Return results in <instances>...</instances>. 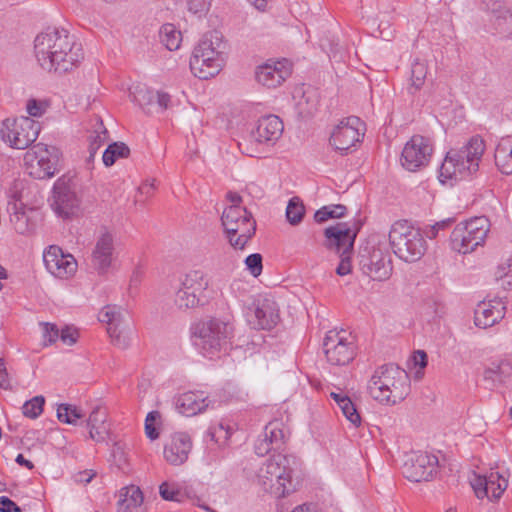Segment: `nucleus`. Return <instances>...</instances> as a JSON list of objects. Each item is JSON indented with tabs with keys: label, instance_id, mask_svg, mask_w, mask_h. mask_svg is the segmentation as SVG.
Here are the masks:
<instances>
[{
	"label": "nucleus",
	"instance_id": "nucleus-61",
	"mask_svg": "<svg viewBox=\"0 0 512 512\" xmlns=\"http://www.w3.org/2000/svg\"><path fill=\"white\" fill-rule=\"evenodd\" d=\"M413 362L415 366H419L421 369L427 366V354L423 350H417L413 354Z\"/></svg>",
	"mask_w": 512,
	"mask_h": 512
},
{
	"label": "nucleus",
	"instance_id": "nucleus-26",
	"mask_svg": "<svg viewBox=\"0 0 512 512\" xmlns=\"http://www.w3.org/2000/svg\"><path fill=\"white\" fill-rule=\"evenodd\" d=\"M284 125L276 115H267L257 121L252 137L258 143L275 144L283 133Z\"/></svg>",
	"mask_w": 512,
	"mask_h": 512
},
{
	"label": "nucleus",
	"instance_id": "nucleus-34",
	"mask_svg": "<svg viewBox=\"0 0 512 512\" xmlns=\"http://www.w3.org/2000/svg\"><path fill=\"white\" fill-rule=\"evenodd\" d=\"M494 157L501 173L512 174V143L509 140H503L497 145Z\"/></svg>",
	"mask_w": 512,
	"mask_h": 512
},
{
	"label": "nucleus",
	"instance_id": "nucleus-5",
	"mask_svg": "<svg viewBox=\"0 0 512 512\" xmlns=\"http://www.w3.org/2000/svg\"><path fill=\"white\" fill-rule=\"evenodd\" d=\"M234 327L230 321L218 318L200 320L190 327L193 345L208 358L226 350L233 336Z\"/></svg>",
	"mask_w": 512,
	"mask_h": 512
},
{
	"label": "nucleus",
	"instance_id": "nucleus-43",
	"mask_svg": "<svg viewBox=\"0 0 512 512\" xmlns=\"http://www.w3.org/2000/svg\"><path fill=\"white\" fill-rule=\"evenodd\" d=\"M305 215V207L298 197L289 200L286 208V218L291 225H298Z\"/></svg>",
	"mask_w": 512,
	"mask_h": 512
},
{
	"label": "nucleus",
	"instance_id": "nucleus-37",
	"mask_svg": "<svg viewBox=\"0 0 512 512\" xmlns=\"http://www.w3.org/2000/svg\"><path fill=\"white\" fill-rule=\"evenodd\" d=\"M129 155L130 149L124 142H113L103 152L102 161L106 167H110L117 159L127 158Z\"/></svg>",
	"mask_w": 512,
	"mask_h": 512
},
{
	"label": "nucleus",
	"instance_id": "nucleus-58",
	"mask_svg": "<svg viewBox=\"0 0 512 512\" xmlns=\"http://www.w3.org/2000/svg\"><path fill=\"white\" fill-rule=\"evenodd\" d=\"M43 326V338L48 341L49 344L54 343L59 338V329L55 324L41 323Z\"/></svg>",
	"mask_w": 512,
	"mask_h": 512
},
{
	"label": "nucleus",
	"instance_id": "nucleus-39",
	"mask_svg": "<svg viewBox=\"0 0 512 512\" xmlns=\"http://www.w3.org/2000/svg\"><path fill=\"white\" fill-rule=\"evenodd\" d=\"M318 107V98L313 91L303 92V95L297 102L298 113L302 117L312 116Z\"/></svg>",
	"mask_w": 512,
	"mask_h": 512
},
{
	"label": "nucleus",
	"instance_id": "nucleus-23",
	"mask_svg": "<svg viewBox=\"0 0 512 512\" xmlns=\"http://www.w3.org/2000/svg\"><path fill=\"white\" fill-rule=\"evenodd\" d=\"M505 312L506 306L499 298L481 301L474 310V324L482 329L492 327L504 318Z\"/></svg>",
	"mask_w": 512,
	"mask_h": 512
},
{
	"label": "nucleus",
	"instance_id": "nucleus-7",
	"mask_svg": "<svg viewBox=\"0 0 512 512\" xmlns=\"http://www.w3.org/2000/svg\"><path fill=\"white\" fill-rule=\"evenodd\" d=\"M221 222L226 237L234 249L243 250L256 231V222L252 214L240 205L225 208Z\"/></svg>",
	"mask_w": 512,
	"mask_h": 512
},
{
	"label": "nucleus",
	"instance_id": "nucleus-54",
	"mask_svg": "<svg viewBox=\"0 0 512 512\" xmlns=\"http://www.w3.org/2000/svg\"><path fill=\"white\" fill-rule=\"evenodd\" d=\"M211 3L212 0H187V7L189 12L202 17L209 12Z\"/></svg>",
	"mask_w": 512,
	"mask_h": 512
},
{
	"label": "nucleus",
	"instance_id": "nucleus-33",
	"mask_svg": "<svg viewBox=\"0 0 512 512\" xmlns=\"http://www.w3.org/2000/svg\"><path fill=\"white\" fill-rule=\"evenodd\" d=\"M133 101L138 103L147 114H151L150 106L158 108L160 106V91L154 94L146 86H136L135 91L131 93Z\"/></svg>",
	"mask_w": 512,
	"mask_h": 512
},
{
	"label": "nucleus",
	"instance_id": "nucleus-52",
	"mask_svg": "<svg viewBox=\"0 0 512 512\" xmlns=\"http://www.w3.org/2000/svg\"><path fill=\"white\" fill-rule=\"evenodd\" d=\"M496 279L500 281L503 288H512V260L498 268L496 272Z\"/></svg>",
	"mask_w": 512,
	"mask_h": 512
},
{
	"label": "nucleus",
	"instance_id": "nucleus-17",
	"mask_svg": "<svg viewBox=\"0 0 512 512\" xmlns=\"http://www.w3.org/2000/svg\"><path fill=\"white\" fill-rule=\"evenodd\" d=\"M438 458L428 453H413L405 462L403 474L412 482L430 481L437 472Z\"/></svg>",
	"mask_w": 512,
	"mask_h": 512
},
{
	"label": "nucleus",
	"instance_id": "nucleus-1",
	"mask_svg": "<svg viewBox=\"0 0 512 512\" xmlns=\"http://www.w3.org/2000/svg\"><path fill=\"white\" fill-rule=\"evenodd\" d=\"M34 53L42 69L63 74L84 58L81 44L64 28L48 27L34 40Z\"/></svg>",
	"mask_w": 512,
	"mask_h": 512
},
{
	"label": "nucleus",
	"instance_id": "nucleus-9",
	"mask_svg": "<svg viewBox=\"0 0 512 512\" xmlns=\"http://www.w3.org/2000/svg\"><path fill=\"white\" fill-rule=\"evenodd\" d=\"M359 267L372 280L385 281L393 272L391 254L384 243L369 239L359 251Z\"/></svg>",
	"mask_w": 512,
	"mask_h": 512
},
{
	"label": "nucleus",
	"instance_id": "nucleus-38",
	"mask_svg": "<svg viewBox=\"0 0 512 512\" xmlns=\"http://www.w3.org/2000/svg\"><path fill=\"white\" fill-rule=\"evenodd\" d=\"M84 416L85 413L76 405L62 403L57 408V418L65 424L76 425Z\"/></svg>",
	"mask_w": 512,
	"mask_h": 512
},
{
	"label": "nucleus",
	"instance_id": "nucleus-55",
	"mask_svg": "<svg viewBox=\"0 0 512 512\" xmlns=\"http://www.w3.org/2000/svg\"><path fill=\"white\" fill-rule=\"evenodd\" d=\"M78 331L75 328L66 326L61 331H59V338L61 341L68 346H72L77 342L78 339Z\"/></svg>",
	"mask_w": 512,
	"mask_h": 512
},
{
	"label": "nucleus",
	"instance_id": "nucleus-51",
	"mask_svg": "<svg viewBox=\"0 0 512 512\" xmlns=\"http://www.w3.org/2000/svg\"><path fill=\"white\" fill-rule=\"evenodd\" d=\"M157 419H160V412L153 410L145 418V434L151 441L159 437V430L156 426Z\"/></svg>",
	"mask_w": 512,
	"mask_h": 512
},
{
	"label": "nucleus",
	"instance_id": "nucleus-15",
	"mask_svg": "<svg viewBox=\"0 0 512 512\" xmlns=\"http://www.w3.org/2000/svg\"><path fill=\"white\" fill-rule=\"evenodd\" d=\"M363 126L359 117L350 116L343 119L333 130L330 144L342 155L347 154L351 147L360 142V137L364 135L360 127Z\"/></svg>",
	"mask_w": 512,
	"mask_h": 512
},
{
	"label": "nucleus",
	"instance_id": "nucleus-36",
	"mask_svg": "<svg viewBox=\"0 0 512 512\" xmlns=\"http://www.w3.org/2000/svg\"><path fill=\"white\" fill-rule=\"evenodd\" d=\"M428 67L425 61L416 59L411 65V84L408 87L410 94H414L420 90L425 83L427 77Z\"/></svg>",
	"mask_w": 512,
	"mask_h": 512
},
{
	"label": "nucleus",
	"instance_id": "nucleus-41",
	"mask_svg": "<svg viewBox=\"0 0 512 512\" xmlns=\"http://www.w3.org/2000/svg\"><path fill=\"white\" fill-rule=\"evenodd\" d=\"M162 35L165 39H162V43L165 42V46L169 51L179 49L182 42V33L173 24L162 25Z\"/></svg>",
	"mask_w": 512,
	"mask_h": 512
},
{
	"label": "nucleus",
	"instance_id": "nucleus-2",
	"mask_svg": "<svg viewBox=\"0 0 512 512\" xmlns=\"http://www.w3.org/2000/svg\"><path fill=\"white\" fill-rule=\"evenodd\" d=\"M485 151L484 140L475 135L460 149H451L440 167L439 179L442 183L448 180L467 179L479 169V163Z\"/></svg>",
	"mask_w": 512,
	"mask_h": 512
},
{
	"label": "nucleus",
	"instance_id": "nucleus-57",
	"mask_svg": "<svg viewBox=\"0 0 512 512\" xmlns=\"http://www.w3.org/2000/svg\"><path fill=\"white\" fill-rule=\"evenodd\" d=\"M26 109L30 116L41 117L46 110V106L41 101H38L36 99H30L27 102Z\"/></svg>",
	"mask_w": 512,
	"mask_h": 512
},
{
	"label": "nucleus",
	"instance_id": "nucleus-40",
	"mask_svg": "<svg viewBox=\"0 0 512 512\" xmlns=\"http://www.w3.org/2000/svg\"><path fill=\"white\" fill-rule=\"evenodd\" d=\"M346 212L347 208L342 204L327 205L315 212L314 219L317 223H324L328 219L341 218Z\"/></svg>",
	"mask_w": 512,
	"mask_h": 512
},
{
	"label": "nucleus",
	"instance_id": "nucleus-50",
	"mask_svg": "<svg viewBox=\"0 0 512 512\" xmlns=\"http://www.w3.org/2000/svg\"><path fill=\"white\" fill-rule=\"evenodd\" d=\"M161 496L162 500L182 502L185 497V493L178 485L169 484L164 481L162 482Z\"/></svg>",
	"mask_w": 512,
	"mask_h": 512
},
{
	"label": "nucleus",
	"instance_id": "nucleus-45",
	"mask_svg": "<svg viewBox=\"0 0 512 512\" xmlns=\"http://www.w3.org/2000/svg\"><path fill=\"white\" fill-rule=\"evenodd\" d=\"M45 398L41 395L35 396L23 404V415L31 419L37 418L43 411Z\"/></svg>",
	"mask_w": 512,
	"mask_h": 512
},
{
	"label": "nucleus",
	"instance_id": "nucleus-56",
	"mask_svg": "<svg viewBox=\"0 0 512 512\" xmlns=\"http://www.w3.org/2000/svg\"><path fill=\"white\" fill-rule=\"evenodd\" d=\"M255 453L258 456H265L271 451L275 452V447L269 443L264 435H260L254 445Z\"/></svg>",
	"mask_w": 512,
	"mask_h": 512
},
{
	"label": "nucleus",
	"instance_id": "nucleus-25",
	"mask_svg": "<svg viewBox=\"0 0 512 512\" xmlns=\"http://www.w3.org/2000/svg\"><path fill=\"white\" fill-rule=\"evenodd\" d=\"M215 400L210 399L203 391H189L175 399L176 410L185 416H194L209 407L214 408Z\"/></svg>",
	"mask_w": 512,
	"mask_h": 512
},
{
	"label": "nucleus",
	"instance_id": "nucleus-29",
	"mask_svg": "<svg viewBox=\"0 0 512 512\" xmlns=\"http://www.w3.org/2000/svg\"><path fill=\"white\" fill-rule=\"evenodd\" d=\"M483 378L489 384L490 389L506 384L512 379V362L508 360L492 362L485 368Z\"/></svg>",
	"mask_w": 512,
	"mask_h": 512
},
{
	"label": "nucleus",
	"instance_id": "nucleus-16",
	"mask_svg": "<svg viewBox=\"0 0 512 512\" xmlns=\"http://www.w3.org/2000/svg\"><path fill=\"white\" fill-rule=\"evenodd\" d=\"M432 151V146L427 138L414 135L402 150L401 165L406 170L415 172L429 163Z\"/></svg>",
	"mask_w": 512,
	"mask_h": 512
},
{
	"label": "nucleus",
	"instance_id": "nucleus-46",
	"mask_svg": "<svg viewBox=\"0 0 512 512\" xmlns=\"http://www.w3.org/2000/svg\"><path fill=\"white\" fill-rule=\"evenodd\" d=\"M231 436V428L224 423L210 426L207 430V437L218 444H225Z\"/></svg>",
	"mask_w": 512,
	"mask_h": 512
},
{
	"label": "nucleus",
	"instance_id": "nucleus-47",
	"mask_svg": "<svg viewBox=\"0 0 512 512\" xmlns=\"http://www.w3.org/2000/svg\"><path fill=\"white\" fill-rule=\"evenodd\" d=\"M111 456L114 465L121 471L125 472L128 468V454L125 445L121 442H116L113 445Z\"/></svg>",
	"mask_w": 512,
	"mask_h": 512
},
{
	"label": "nucleus",
	"instance_id": "nucleus-32",
	"mask_svg": "<svg viewBox=\"0 0 512 512\" xmlns=\"http://www.w3.org/2000/svg\"><path fill=\"white\" fill-rule=\"evenodd\" d=\"M143 503V493L139 487L131 485L120 490L117 512H139Z\"/></svg>",
	"mask_w": 512,
	"mask_h": 512
},
{
	"label": "nucleus",
	"instance_id": "nucleus-28",
	"mask_svg": "<svg viewBox=\"0 0 512 512\" xmlns=\"http://www.w3.org/2000/svg\"><path fill=\"white\" fill-rule=\"evenodd\" d=\"M289 74V69L285 67L283 62H276L259 66L255 77L259 84L268 88H275L281 85Z\"/></svg>",
	"mask_w": 512,
	"mask_h": 512
},
{
	"label": "nucleus",
	"instance_id": "nucleus-60",
	"mask_svg": "<svg viewBox=\"0 0 512 512\" xmlns=\"http://www.w3.org/2000/svg\"><path fill=\"white\" fill-rule=\"evenodd\" d=\"M452 220L446 219L439 222H436L434 225L430 227V229L426 232L427 237L435 238L440 230H443L450 226Z\"/></svg>",
	"mask_w": 512,
	"mask_h": 512
},
{
	"label": "nucleus",
	"instance_id": "nucleus-8",
	"mask_svg": "<svg viewBox=\"0 0 512 512\" xmlns=\"http://www.w3.org/2000/svg\"><path fill=\"white\" fill-rule=\"evenodd\" d=\"M357 232V229H352L346 222H338L324 230L323 246L340 257V262L336 268V273L339 276H345L351 272V254Z\"/></svg>",
	"mask_w": 512,
	"mask_h": 512
},
{
	"label": "nucleus",
	"instance_id": "nucleus-42",
	"mask_svg": "<svg viewBox=\"0 0 512 512\" xmlns=\"http://www.w3.org/2000/svg\"><path fill=\"white\" fill-rule=\"evenodd\" d=\"M175 288L177 289L175 304L179 309H191L202 305L201 300L195 294L189 293L180 284L176 285Z\"/></svg>",
	"mask_w": 512,
	"mask_h": 512
},
{
	"label": "nucleus",
	"instance_id": "nucleus-4",
	"mask_svg": "<svg viewBox=\"0 0 512 512\" xmlns=\"http://www.w3.org/2000/svg\"><path fill=\"white\" fill-rule=\"evenodd\" d=\"M226 44L217 31L206 33L195 46L190 58V69L199 79L216 76L226 60Z\"/></svg>",
	"mask_w": 512,
	"mask_h": 512
},
{
	"label": "nucleus",
	"instance_id": "nucleus-11",
	"mask_svg": "<svg viewBox=\"0 0 512 512\" xmlns=\"http://www.w3.org/2000/svg\"><path fill=\"white\" fill-rule=\"evenodd\" d=\"M490 230V222L485 216L474 217L455 226L450 236L454 251L467 254L484 244Z\"/></svg>",
	"mask_w": 512,
	"mask_h": 512
},
{
	"label": "nucleus",
	"instance_id": "nucleus-18",
	"mask_svg": "<svg viewBox=\"0 0 512 512\" xmlns=\"http://www.w3.org/2000/svg\"><path fill=\"white\" fill-rule=\"evenodd\" d=\"M79 206V200L73 190L70 179L59 178L53 186L51 207L62 218L72 216Z\"/></svg>",
	"mask_w": 512,
	"mask_h": 512
},
{
	"label": "nucleus",
	"instance_id": "nucleus-53",
	"mask_svg": "<svg viewBox=\"0 0 512 512\" xmlns=\"http://www.w3.org/2000/svg\"><path fill=\"white\" fill-rule=\"evenodd\" d=\"M262 255L259 253H253L248 255L244 263L246 265V269L253 275L254 277H258L262 273L263 264H262Z\"/></svg>",
	"mask_w": 512,
	"mask_h": 512
},
{
	"label": "nucleus",
	"instance_id": "nucleus-14",
	"mask_svg": "<svg viewBox=\"0 0 512 512\" xmlns=\"http://www.w3.org/2000/svg\"><path fill=\"white\" fill-rule=\"evenodd\" d=\"M61 153L57 147L43 143L34 145L26 152L25 161L30 163L29 174L36 179L53 177L59 172Z\"/></svg>",
	"mask_w": 512,
	"mask_h": 512
},
{
	"label": "nucleus",
	"instance_id": "nucleus-35",
	"mask_svg": "<svg viewBox=\"0 0 512 512\" xmlns=\"http://www.w3.org/2000/svg\"><path fill=\"white\" fill-rule=\"evenodd\" d=\"M283 423L279 420L269 422L265 427L262 435H264L270 444L275 447V452H280L285 447V433Z\"/></svg>",
	"mask_w": 512,
	"mask_h": 512
},
{
	"label": "nucleus",
	"instance_id": "nucleus-10",
	"mask_svg": "<svg viewBox=\"0 0 512 512\" xmlns=\"http://www.w3.org/2000/svg\"><path fill=\"white\" fill-rule=\"evenodd\" d=\"M298 464L293 455L274 453L260 468L258 477L266 487L276 488V490L285 496L290 492L287 483H291V474Z\"/></svg>",
	"mask_w": 512,
	"mask_h": 512
},
{
	"label": "nucleus",
	"instance_id": "nucleus-63",
	"mask_svg": "<svg viewBox=\"0 0 512 512\" xmlns=\"http://www.w3.org/2000/svg\"><path fill=\"white\" fill-rule=\"evenodd\" d=\"M0 387L5 390L11 389L10 379L6 367L0 370Z\"/></svg>",
	"mask_w": 512,
	"mask_h": 512
},
{
	"label": "nucleus",
	"instance_id": "nucleus-27",
	"mask_svg": "<svg viewBox=\"0 0 512 512\" xmlns=\"http://www.w3.org/2000/svg\"><path fill=\"white\" fill-rule=\"evenodd\" d=\"M192 448L190 436L185 432H177L172 435L171 441L165 445L163 454L172 465H181L188 459Z\"/></svg>",
	"mask_w": 512,
	"mask_h": 512
},
{
	"label": "nucleus",
	"instance_id": "nucleus-3",
	"mask_svg": "<svg viewBox=\"0 0 512 512\" xmlns=\"http://www.w3.org/2000/svg\"><path fill=\"white\" fill-rule=\"evenodd\" d=\"M368 392L376 401L395 405L409 392V377L405 370L389 363L378 367L368 383Z\"/></svg>",
	"mask_w": 512,
	"mask_h": 512
},
{
	"label": "nucleus",
	"instance_id": "nucleus-21",
	"mask_svg": "<svg viewBox=\"0 0 512 512\" xmlns=\"http://www.w3.org/2000/svg\"><path fill=\"white\" fill-rule=\"evenodd\" d=\"M278 321L279 308L274 299L264 297L255 302L254 309L249 314V322L255 329L270 330Z\"/></svg>",
	"mask_w": 512,
	"mask_h": 512
},
{
	"label": "nucleus",
	"instance_id": "nucleus-59",
	"mask_svg": "<svg viewBox=\"0 0 512 512\" xmlns=\"http://www.w3.org/2000/svg\"><path fill=\"white\" fill-rule=\"evenodd\" d=\"M0 512H22V509L7 496H1Z\"/></svg>",
	"mask_w": 512,
	"mask_h": 512
},
{
	"label": "nucleus",
	"instance_id": "nucleus-22",
	"mask_svg": "<svg viewBox=\"0 0 512 512\" xmlns=\"http://www.w3.org/2000/svg\"><path fill=\"white\" fill-rule=\"evenodd\" d=\"M100 322L106 323L107 333L112 343L119 348H126L129 345V337L125 332L123 325V317L119 308L115 305L105 306L99 313Z\"/></svg>",
	"mask_w": 512,
	"mask_h": 512
},
{
	"label": "nucleus",
	"instance_id": "nucleus-24",
	"mask_svg": "<svg viewBox=\"0 0 512 512\" xmlns=\"http://www.w3.org/2000/svg\"><path fill=\"white\" fill-rule=\"evenodd\" d=\"M114 243L110 233H103L96 241L91 255V266L99 274L108 273L114 260Z\"/></svg>",
	"mask_w": 512,
	"mask_h": 512
},
{
	"label": "nucleus",
	"instance_id": "nucleus-12",
	"mask_svg": "<svg viewBox=\"0 0 512 512\" xmlns=\"http://www.w3.org/2000/svg\"><path fill=\"white\" fill-rule=\"evenodd\" d=\"M40 124L30 117L5 119L0 128V135L5 143L15 149H26L36 141Z\"/></svg>",
	"mask_w": 512,
	"mask_h": 512
},
{
	"label": "nucleus",
	"instance_id": "nucleus-64",
	"mask_svg": "<svg viewBox=\"0 0 512 512\" xmlns=\"http://www.w3.org/2000/svg\"><path fill=\"white\" fill-rule=\"evenodd\" d=\"M15 461L20 466H24L29 470L34 468V464L30 460L26 459L22 454H18Z\"/></svg>",
	"mask_w": 512,
	"mask_h": 512
},
{
	"label": "nucleus",
	"instance_id": "nucleus-19",
	"mask_svg": "<svg viewBox=\"0 0 512 512\" xmlns=\"http://www.w3.org/2000/svg\"><path fill=\"white\" fill-rule=\"evenodd\" d=\"M43 261L47 270L55 277L68 278L77 270V261L71 254H65L63 250L52 245L43 254Z\"/></svg>",
	"mask_w": 512,
	"mask_h": 512
},
{
	"label": "nucleus",
	"instance_id": "nucleus-30",
	"mask_svg": "<svg viewBox=\"0 0 512 512\" xmlns=\"http://www.w3.org/2000/svg\"><path fill=\"white\" fill-rule=\"evenodd\" d=\"M107 416V409L101 405H97L92 409L86 421V426L90 429L89 436L92 440L96 442L105 440L108 434Z\"/></svg>",
	"mask_w": 512,
	"mask_h": 512
},
{
	"label": "nucleus",
	"instance_id": "nucleus-13",
	"mask_svg": "<svg viewBox=\"0 0 512 512\" xmlns=\"http://www.w3.org/2000/svg\"><path fill=\"white\" fill-rule=\"evenodd\" d=\"M323 352L331 365L344 366L356 356L355 337L345 330H330L323 339Z\"/></svg>",
	"mask_w": 512,
	"mask_h": 512
},
{
	"label": "nucleus",
	"instance_id": "nucleus-6",
	"mask_svg": "<svg viewBox=\"0 0 512 512\" xmlns=\"http://www.w3.org/2000/svg\"><path fill=\"white\" fill-rule=\"evenodd\" d=\"M389 242L394 254L408 263L420 260L427 250V243L421 230L406 220L397 221L392 225Z\"/></svg>",
	"mask_w": 512,
	"mask_h": 512
},
{
	"label": "nucleus",
	"instance_id": "nucleus-31",
	"mask_svg": "<svg viewBox=\"0 0 512 512\" xmlns=\"http://www.w3.org/2000/svg\"><path fill=\"white\" fill-rule=\"evenodd\" d=\"M177 280L180 286L189 291V293L195 294L199 300H201L209 286L207 275L202 270H191L185 274L183 279L178 278Z\"/></svg>",
	"mask_w": 512,
	"mask_h": 512
},
{
	"label": "nucleus",
	"instance_id": "nucleus-44",
	"mask_svg": "<svg viewBox=\"0 0 512 512\" xmlns=\"http://www.w3.org/2000/svg\"><path fill=\"white\" fill-rule=\"evenodd\" d=\"M108 131L104 127L103 122L97 123L94 133L89 137L88 152L98 153L99 149L108 140Z\"/></svg>",
	"mask_w": 512,
	"mask_h": 512
},
{
	"label": "nucleus",
	"instance_id": "nucleus-20",
	"mask_svg": "<svg viewBox=\"0 0 512 512\" xmlns=\"http://www.w3.org/2000/svg\"><path fill=\"white\" fill-rule=\"evenodd\" d=\"M471 484L479 499L498 500L508 487V478L492 468L489 473L476 476Z\"/></svg>",
	"mask_w": 512,
	"mask_h": 512
},
{
	"label": "nucleus",
	"instance_id": "nucleus-62",
	"mask_svg": "<svg viewBox=\"0 0 512 512\" xmlns=\"http://www.w3.org/2000/svg\"><path fill=\"white\" fill-rule=\"evenodd\" d=\"M15 217L17 218L18 223L15 225V229L18 233L24 234L27 230V218L24 214L18 215L16 214Z\"/></svg>",
	"mask_w": 512,
	"mask_h": 512
},
{
	"label": "nucleus",
	"instance_id": "nucleus-49",
	"mask_svg": "<svg viewBox=\"0 0 512 512\" xmlns=\"http://www.w3.org/2000/svg\"><path fill=\"white\" fill-rule=\"evenodd\" d=\"M338 407L351 424H353L355 427L360 426L361 416L358 413L355 404L351 401V399L348 396L345 397L343 403L339 404Z\"/></svg>",
	"mask_w": 512,
	"mask_h": 512
},
{
	"label": "nucleus",
	"instance_id": "nucleus-48",
	"mask_svg": "<svg viewBox=\"0 0 512 512\" xmlns=\"http://www.w3.org/2000/svg\"><path fill=\"white\" fill-rule=\"evenodd\" d=\"M423 311L431 319L441 318L445 314V305L439 299L431 297L425 300Z\"/></svg>",
	"mask_w": 512,
	"mask_h": 512
}]
</instances>
